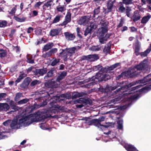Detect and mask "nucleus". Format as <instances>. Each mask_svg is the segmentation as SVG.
<instances>
[{
  "mask_svg": "<svg viewBox=\"0 0 151 151\" xmlns=\"http://www.w3.org/2000/svg\"><path fill=\"white\" fill-rule=\"evenodd\" d=\"M133 86H123L122 87H121L119 88L116 89L114 92L117 93L118 92L121 91L123 93V97L126 94H130L133 93L135 92H139L141 93H146L151 90V88L150 86H146L142 88L137 90L136 89L139 88L142 86H137L135 87H132Z\"/></svg>",
  "mask_w": 151,
  "mask_h": 151,
  "instance_id": "obj_1",
  "label": "nucleus"
},
{
  "mask_svg": "<svg viewBox=\"0 0 151 151\" xmlns=\"http://www.w3.org/2000/svg\"><path fill=\"white\" fill-rule=\"evenodd\" d=\"M110 78V76L107 74H103L99 73H97L95 76L90 79L89 81H93L92 84H96L98 82H100L103 81H106Z\"/></svg>",
  "mask_w": 151,
  "mask_h": 151,
  "instance_id": "obj_2",
  "label": "nucleus"
},
{
  "mask_svg": "<svg viewBox=\"0 0 151 151\" xmlns=\"http://www.w3.org/2000/svg\"><path fill=\"white\" fill-rule=\"evenodd\" d=\"M138 74V73L137 71L135 68L131 67L129 68L127 71L123 72L117 77V78L119 79L121 77L124 76L128 78H132Z\"/></svg>",
  "mask_w": 151,
  "mask_h": 151,
  "instance_id": "obj_3",
  "label": "nucleus"
},
{
  "mask_svg": "<svg viewBox=\"0 0 151 151\" xmlns=\"http://www.w3.org/2000/svg\"><path fill=\"white\" fill-rule=\"evenodd\" d=\"M49 112L48 111L44 112L38 111L35 113L38 121H41L49 117H53L51 114L49 113Z\"/></svg>",
  "mask_w": 151,
  "mask_h": 151,
  "instance_id": "obj_4",
  "label": "nucleus"
},
{
  "mask_svg": "<svg viewBox=\"0 0 151 151\" xmlns=\"http://www.w3.org/2000/svg\"><path fill=\"white\" fill-rule=\"evenodd\" d=\"M91 17V15L81 17L78 21V24L84 25H86L90 20Z\"/></svg>",
  "mask_w": 151,
  "mask_h": 151,
  "instance_id": "obj_5",
  "label": "nucleus"
},
{
  "mask_svg": "<svg viewBox=\"0 0 151 151\" xmlns=\"http://www.w3.org/2000/svg\"><path fill=\"white\" fill-rule=\"evenodd\" d=\"M134 67L137 70H144L147 67V60H145L139 64L135 66Z\"/></svg>",
  "mask_w": 151,
  "mask_h": 151,
  "instance_id": "obj_6",
  "label": "nucleus"
},
{
  "mask_svg": "<svg viewBox=\"0 0 151 151\" xmlns=\"http://www.w3.org/2000/svg\"><path fill=\"white\" fill-rule=\"evenodd\" d=\"M71 14L70 12H68L65 17V21L61 23L60 25L61 26H65L70 22L71 20Z\"/></svg>",
  "mask_w": 151,
  "mask_h": 151,
  "instance_id": "obj_7",
  "label": "nucleus"
},
{
  "mask_svg": "<svg viewBox=\"0 0 151 151\" xmlns=\"http://www.w3.org/2000/svg\"><path fill=\"white\" fill-rule=\"evenodd\" d=\"M141 18L140 12L138 10H136L134 12L131 19L133 21L136 22L140 20Z\"/></svg>",
  "mask_w": 151,
  "mask_h": 151,
  "instance_id": "obj_8",
  "label": "nucleus"
},
{
  "mask_svg": "<svg viewBox=\"0 0 151 151\" xmlns=\"http://www.w3.org/2000/svg\"><path fill=\"white\" fill-rule=\"evenodd\" d=\"M53 0H49L46 2L43 6L42 8L44 11L47 9H51V6L54 5Z\"/></svg>",
  "mask_w": 151,
  "mask_h": 151,
  "instance_id": "obj_9",
  "label": "nucleus"
},
{
  "mask_svg": "<svg viewBox=\"0 0 151 151\" xmlns=\"http://www.w3.org/2000/svg\"><path fill=\"white\" fill-rule=\"evenodd\" d=\"M28 122H29L28 125H29L34 122L38 121L37 117H36L35 113L31 114L27 116Z\"/></svg>",
  "mask_w": 151,
  "mask_h": 151,
  "instance_id": "obj_10",
  "label": "nucleus"
},
{
  "mask_svg": "<svg viewBox=\"0 0 151 151\" xmlns=\"http://www.w3.org/2000/svg\"><path fill=\"white\" fill-rule=\"evenodd\" d=\"M65 38L67 41L73 40L76 38L75 35L74 33H71L69 32L64 33Z\"/></svg>",
  "mask_w": 151,
  "mask_h": 151,
  "instance_id": "obj_11",
  "label": "nucleus"
},
{
  "mask_svg": "<svg viewBox=\"0 0 151 151\" xmlns=\"http://www.w3.org/2000/svg\"><path fill=\"white\" fill-rule=\"evenodd\" d=\"M111 34H106L104 37L103 35H100L99 38V42L101 44H104L105 42L107 41V39L109 38Z\"/></svg>",
  "mask_w": 151,
  "mask_h": 151,
  "instance_id": "obj_12",
  "label": "nucleus"
},
{
  "mask_svg": "<svg viewBox=\"0 0 151 151\" xmlns=\"http://www.w3.org/2000/svg\"><path fill=\"white\" fill-rule=\"evenodd\" d=\"M123 116L124 115L122 114H120V116L117 117V119H119L118 121L117 122V129L122 130L123 129V119H121V118L123 117Z\"/></svg>",
  "mask_w": 151,
  "mask_h": 151,
  "instance_id": "obj_13",
  "label": "nucleus"
},
{
  "mask_svg": "<svg viewBox=\"0 0 151 151\" xmlns=\"http://www.w3.org/2000/svg\"><path fill=\"white\" fill-rule=\"evenodd\" d=\"M68 54L66 48L62 49L61 51L59 54V56L63 58L65 60H67Z\"/></svg>",
  "mask_w": 151,
  "mask_h": 151,
  "instance_id": "obj_14",
  "label": "nucleus"
},
{
  "mask_svg": "<svg viewBox=\"0 0 151 151\" xmlns=\"http://www.w3.org/2000/svg\"><path fill=\"white\" fill-rule=\"evenodd\" d=\"M22 125H19L18 123V120H13L10 124L11 128L12 129H19Z\"/></svg>",
  "mask_w": 151,
  "mask_h": 151,
  "instance_id": "obj_15",
  "label": "nucleus"
},
{
  "mask_svg": "<svg viewBox=\"0 0 151 151\" xmlns=\"http://www.w3.org/2000/svg\"><path fill=\"white\" fill-rule=\"evenodd\" d=\"M47 72V70L46 68L37 69L35 71V75H39L40 76H43L44 74H45Z\"/></svg>",
  "mask_w": 151,
  "mask_h": 151,
  "instance_id": "obj_16",
  "label": "nucleus"
},
{
  "mask_svg": "<svg viewBox=\"0 0 151 151\" xmlns=\"http://www.w3.org/2000/svg\"><path fill=\"white\" fill-rule=\"evenodd\" d=\"M54 109L52 110L51 113L56 114L58 113V111H62L64 110V107L62 106H60L57 104L54 105Z\"/></svg>",
  "mask_w": 151,
  "mask_h": 151,
  "instance_id": "obj_17",
  "label": "nucleus"
},
{
  "mask_svg": "<svg viewBox=\"0 0 151 151\" xmlns=\"http://www.w3.org/2000/svg\"><path fill=\"white\" fill-rule=\"evenodd\" d=\"M86 95V93L84 92H81L79 93L78 92H73L72 93V99H74L82 96Z\"/></svg>",
  "mask_w": 151,
  "mask_h": 151,
  "instance_id": "obj_18",
  "label": "nucleus"
},
{
  "mask_svg": "<svg viewBox=\"0 0 151 151\" xmlns=\"http://www.w3.org/2000/svg\"><path fill=\"white\" fill-rule=\"evenodd\" d=\"M9 108V106L7 103H0V111H6Z\"/></svg>",
  "mask_w": 151,
  "mask_h": 151,
  "instance_id": "obj_19",
  "label": "nucleus"
},
{
  "mask_svg": "<svg viewBox=\"0 0 151 151\" xmlns=\"http://www.w3.org/2000/svg\"><path fill=\"white\" fill-rule=\"evenodd\" d=\"M66 49L68 54V55L70 56L72 55L75 53L76 51H77V48L75 47L66 48Z\"/></svg>",
  "mask_w": 151,
  "mask_h": 151,
  "instance_id": "obj_20",
  "label": "nucleus"
},
{
  "mask_svg": "<svg viewBox=\"0 0 151 151\" xmlns=\"http://www.w3.org/2000/svg\"><path fill=\"white\" fill-rule=\"evenodd\" d=\"M60 30L59 28L52 29L50 31L49 35L52 37H54L58 35L60 32Z\"/></svg>",
  "mask_w": 151,
  "mask_h": 151,
  "instance_id": "obj_21",
  "label": "nucleus"
},
{
  "mask_svg": "<svg viewBox=\"0 0 151 151\" xmlns=\"http://www.w3.org/2000/svg\"><path fill=\"white\" fill-rule=\"evenodd\" d=\"M67 75V73L64 71L59 74L58 76L56 79V81L59 82L60 81L64 78Z\"/></svg>",
  "mask_w": 151,
  "mask_h": 151,
  "instance_id": "obj_22",
  "label": "nucleus"
},
{
  "mask_svg": "<svg viewBox=\"0 0 151 151\" xmlns=\"http://www.w3.org/2000/svg\"><path fill=\"white\" fill-rule=\"evenodd\" d=\"M96 122V124H95V126L98 127H99L100 126H104V125H102L101 124V122L104 121L105 120V117L104 116H102L101 117L99 118V119H95Z\"/></svg>",
  "mask_w": 151,
  "mask_h": 151,
  "instance_id": "obj_23",
  "label": "nucleus"
},
{
  "mask_svg": "<svg viewBox=\"0 0 151 151\" xmlns=\"http://www.w3.org/2000/svg\"><path fill=\"white\" fill-rule=\"evenodd\" d=\"M27 121V116H23L19 119V121H18V123L19 125H21V124H25Z\"/></svg>",
  "mask_w": 151,
  "mask_h": 151,
  "instance_id": "obj_24",
  "label": "nucleus"
},
{
  "mask_svg": "<svg viewBox=\"0 0 151 151\" xmlns=\"http://www.w3.org/2000/svg\"><path fill=\"white\" fill-rule=\"evenodd\" d=\"M124 147L127 151H138L133 145H126Z\"/></svg>",
  "mask_w": 151,
  "mask_h": 151,
  "instance_id": "obj_25",
  "label": "nucleus"
},
{
  "mask_svg": "<svg viewBox=\"0 0 151 151\" xmlns=\"http://www.w3.org/2000/svg\"><path fill=\"white\" fill-rule=\"evenodd\" d=\"M151 17V16L149 14L144 17L141 19V23L143 24H146L150 19Z\"/></svg>",
  "mask_w": 151,
  "mask_h": 151,
  "instance_id": "obj_26",
  "label": "nucleus"
},
{
  "mask_svg": "<svg viewBox=\"0 0 151 151\" xmlns=\"http://www.w3.org/2000/svg\"><path fill=\"white\" fill-rule=\"evenodd\" d=\"M149 76H147L146 77L144 78L143 79L139 80L138 81H136L135 83V84H140V83H144L146 82H151V78L149 79V80H147V78Z\"/></svg>",
  "mask_w": 151,
  "mask_h": 151,
  "instance_id": "obj_27",
  "label": "nucleus"
},
{
  "mask_svg": "<svg viewBox=\"0 0 151 151\" xmlns=\"http://www.w3.org/2000/svg\"><path fill=\"white\" fill-rule=\"evenodd\" d=\"M89 61H93L96 60L99 58L98 55L93 54L88 55Z\"/></svg>",
  "mask_w": 151,
  "mask_h": 151,
  "instance_id": "obj_28",
  "label": "nucleus"
},
{
  "mask_svg": "<svg viewBox=\"0 0 151 151\" xmlns=\"http://www.w3.org/2000/svg\"><path fill=\"white\" fill-rule=\"evenodd\" d=\"M85 120L86 121V123L88 125H91L93 124L95 126V124H96L95 119L89 120L88 118H86L85 119Z\"/></svg>",
  "mask_w": 151,
  "mask_h": 151,
  "instance_id": "obj_29",
  "label": "nucleus"
},
{
  "mask_svg": "<svg viewBox=\"0 0 151 151\" xmlns=\"http://www.w3.org/2000/svg\"><path fill=\"white\" fill-rule=\"evenodd\" d=\"M53 46V43H49L45 45L43 49V51H47L51 49Z\"/></svg>",
  "mask_w": 151,
  "mask_h": 151,
  "instance_id": "obj_30",
  "label": "nucleus"
},
{
  "mask_svg": "<svg viewBox=\"0 0 151 151\" xmlns=\"http://www.w3.org/2000/svg\"><path fill=\"white\" fill-rule=\"evenodd\" d=\"M119 11L121 13L124 12L126 10V8L125 7L123 4L122 2H119Z\"/></svg>",
  "mask_w": 151,
  "mask_h": 151,
  "instance_id": "obj_31",
  "label": "nucleus"
},
{
  "mask_svg": "<svg viewBox=\"0 0 151 151\" xmlns=\"http://www.w3.org/2000/svg\"><path fill=\"white\" fill-rule=\"evenodd\" d=\"M101 48V47L97 45L96 46H92L89 48V50H90L96 51L100 50Z\"/></svg>",
  "mask_w": 151,
  "mask_h": 151,
  "instance_id": "obj_32",
  "label": "nucleus"
},
{
  "mask_svg": "<svg viewBox=\"0 0 151 151\" xmlns=\"http://www.w3.org/2000/svg\"><path fill=\"white\" fill-rule=\"evenodd\" d=\"M55 72V70L54 69H51L48 72L47 76L45 77L44 78H46L47 77H52L53 76L54 73Z\"/></svg>",
  "mask_w": 151,
  "mask_h": 151,
  "instance_id": "obj_33",
  "label": "nucleus"
},
{
  "mask_svg": "<svg viewBox=\"0 0 151 151\" xmlns=\"http://www.w3.org/2000/svg\"><path fill=\"white\" fill-rule=\"evenodd\" d=\"M109 90L108 87L106 86L104 88H103L102 86H101L99 88V91L103 93H107Z\"/></svg>",
  "mask_w": 151,
  "mask_h": 151,
  "instance_id": "obj_34",
  "label": "nucleus"
},
{
  "mask_svg": "<svg viewBox=\"0 0 151 151\" xmlns=\"http://www.w3.org/2000/svg\"><path fill=\"white\" fill-rule=\"evenodd\" d=\"M56 9L58 12H62L65 11V6H62L60 5H59L56 7Z\"/></svg>",
  "mask_w": 151,
  "mask_h": 151,
  "instance_id": "obj_35",
  "label": "nucleus"
},
{
  "mask_svg": "<svg viewBox=\"0 0 151 151\" xmlns=\"http://www.w3.org/2000/svg\"><path fill=\"white\" fill-rule=\"evenodd\" d=\"M61 17V16L60 15H57L54 18L52 23L54 24L59 22L60 20Z\"/></svg>",
  "mask_w": 151,
  "mask_h": 151,
  "instance_id": "obj_36",
  "label": "nucleus"
},
{
  "mask_svg": "<svg viewBox=\"0 0 151 151\" xmlns=\"http://www.w3.org/2000/svg\"><path fill=\"white\" fill-rule=\"evenodd\" d=\"M151 51L148 48L144 52L140 53V55L142 57H145Z\"/></svg>",
  "mask_w": 151,
  "mask_h": 151,
  "instance_id": "obj_37",
  "label": "nucleus"
},
{
  "mask_svg": "<svg viewBox=\"0 0 151 151\" xmlns=\"http://www.w3.org/2000/svg\"><path fill=\"white\" fill-rule=\"evenodd\" d=\"M97 27V25L95 23L93 22H91L90 23V25L88 27H89V29H90L92 31L93 30Z\"/></svg>",
  "mask_w": 151,
  "mask_h": 151,
  "instance_id": "obj_38",
  "label": "nucleus"
},
{
  "mask_svg": "<svg viewBox=\"0 0 151 151\" xmlns=\"http://www.w3.org/2000/svg\"><path fill=\"white\" fill-rule=\"evenodd\" d=\"M114 4V2L111 1H109L107 3V9H108L109 10L111 11L112 8Z\"/></svg>",
  "mask_w": 151,
  "mask_h": 151,
  "instance_id": "obj_39",
  "label": "nucleus"
},
{
  "mask_svg": "<svg viewBox=\"0 0 151 151\" xmlns=\"http://www.w3.org/2000/svg\"><path fill=\"white\" fill-rule=\"evenodd\" d=\"M29 101V99H25L21 100L17 102L18 104H22L26 103Z\"/></svg>",
  "mask_w": 151,
  "mask_h": 151,
  "instance_id": "obj_40",
  "label": "nucleus"
},
{
  "mask_svg": "<svg viewBox=\"0 0 151 151\" xmlns=\"http://www.w3.org/2000/svg\"><path fill=\"white\" fill-rule=\"evenodd\" d=\"M31 81V79L30 78L27 77L24 80L23 84L24 85H29Z\"/></svg>",
  "mask_w": 151,
  "mask_h": 151,
  "instance_id": "obj_41",
  "label": "nucleus"
},
{
  "mask_svg": "<svg viewBox=\"0 0 151 151\" xmlns=\"http://www.w3.org/2000/svg\"><path fill=\"white\" fill-rule=\"evenodd\" d=\"M122 2L126 5L131 4H133V0H122Z\"/></svg>",
  "mask_w": 151,
  "mask_h": 151,
  "instance_id": "obj_42",
  "label": "nucleus"
},
{
  "mask_svg": "<svg viewBox=\"0 0 151 151\" xmlns=\"http://www.w3.org/2000/svg\"><path fill=\"white\" fill-rule=\"evenodd\" d=\"M53 60L52 62L51 65L52 66H54L59 62L60 61V59H56V58H53Z\"/></svg>",
  "mask_w": 151,
  "mask_h": 151,
  "instance_id": "obj_43",
  "label": "nucleus"
},
{
  "mask_svg": "<svg viewBox=\"0 0 151 151\" xmlns=\"http://www.w3.org/2000/svg\"><path fill=\"white\" fill-rule=\"evenodd\" d=\"M110 46L109 45L106 46L104 49L103 50L104 52L106 55L109 52L110 49Z\"/></svg>",
  "mask_w": 151,
  "mask_h": 151,
  "instance_id": "obj_44",
  "label": "nucleus"
},
{
  "mask_svg": "<svg viewBox=\"0 0 151 151\" xmlns=\"http://www.w3.org/2000/svg\"><path fill=\"white\" fill-rule=\"evenodd\" d=\"M14 18L17 21L20 22H24L25 20L26 19L25 17H23L22 18H20L17 17H14Z\"/></svg>",
  "mask_w": 151,
  "mask_h": 151,
  "instance_id": "obj_45",
  "label": "nucleus"
},
{
  "mask_svg": "<svg viewBox=\"0 0 151 151\" xmlns=\"http://www.w3.org/2000/svg\"><path fill=\"white\" fill-rule=\"evenodd\" d=\"M7 22L6 21H0V27H4L6 26Z\"/></svg>",
  "mask_w": 151,
  "mask_h": 151,
  "instance_id": "obj_46",
  "label": "nucleus"
},
{
  "mask_svg": "<svg viewBox=\"0 0 151 151\" xmlns=\"http://www.w3.org/2000/svg\"><path fill=\"white\" fill-rule=\"evenodd\" d=\"M100 7L98 6L97 8L95 9L93 11L94 14L93 16V17H95V15L98 14L100 12Z\"/></svg>",
  "mask_w": 151,
  "mask_h": 151,
  "instance_id": "obj_47",
  "label": "nucleus"
},
{
  "mask_svg": "<svg viewBox=\"0 0 151 151\" xmlns=\"http://www.w3.org/2000/svg\"><path fill=\"white\" fill-rule=\"evenodd\" d=\"M85 105H91L92 104V101L90 99H85Z\"/></svg>",
  "mask_w": 151,
  "mask_h": 151,
  "instance_id": "obj_48",
  "label": "nucleus"
},
{
  "mask_svg": "<svg viewBox=\"0 0 151 151\" xmlns=\"http://www.w3.org/2000/svg\"><path fill=\"white\" fill-rule=\"evenodd\" d=\"M125 10L126 11V15L128 17H129L130 15V12L131 11V9L130 7L127 6V7L126 9Z\"/></svg>",
  "mask_w": 151,
  "mask_h": 151,
  "instance_id": "obj_49",
  "label": "nucleus"
},
{
  "mask_svg": "<svg viewBox=\"0 0 151 151\" xmlns=\"http://www.w3.org/2000/svg\"><path fill=\"white\" fill-rule=\"evenodd\" d=\"M101 32L100 33V35H102L104 36V34L107 32L108 30L106 28L101 27Z\"/></svg>",
  "mask_w": 151,
  "mask_h": 151,
  "instance_id": "obj_50",
  "label": "nucleus"
},
{
  "mask_svg": "<svg viewBox=\"0 0 151 151\" xmlns=\"http://www.w3.org/2000/svg\"><path fill=\"white\" fill-rule=\"evenodd\" d=\"M76 31L77 32V36L80 38H82L81 35L80 34V33H81V31L79 27H77L76 29Z\"/></svg>",
  "mask_w": 151,
  "mask_h": 151,
  "instance_id": "obj_51",
  "label": "nucleus"
},
{
  "mask_svg": "<svg viewBox=\"0 0 151 151\" xmlns=\"http://www.w3.org/2000/svg\"><path fill=\"white\" fill-rule=\"evenodd\" d=\"M119 65V64L118 63H116L109 67L108 68V69L109 70H112L113 69L117 67Z\"/></svg>",
  "mask_w": 151,
  "mask_h": 151,
  "instance_id": "obj_52",
  "label": "nucleus"
},
{
  "mask_svg": "<svg viewBox=\"0 0 151 151\" xmlns=\"http://www.w3.org/2000/svg\"><path fill=\"white\" fill-rule=\"evenodd\" d=\"M27 62L28 63H34V60L32 59V58L31 56L28 57L27 56Z\"/></svg>",
  "mask_w": 151,
  "mask_h": 151,
  "instance_id": "obj_53",
  "label": "nucleus"
},
{
  "mask_svg": "<svg viewBox=\"0 0 151 151\" xmlns=\"http://www.w3.org/2000/svg\"><path fill=\"white\" fill-rule=\"evenodd\" d=\"M16 7V6H15L14 7H13L11 11L9 12V14L12 15L14 14L17 10Z\"/></svg>",
  "mask_w": 151,
  "mask_h": 151,
  "instance_id": "obj_54",
  "label": "nucleus"
},
{
  "mask_svg": "<svg viewBox=\"0 0 151 151\" xmlns=\"http://www.w3.org/2000/svg\"><path fill=\"white\" fill-rule=\"evenodd\" d=\"M41 81L39 80H34L31 83V85H36V84H40Z\"/></svg>",
  "mask_w": 151,
  "mask_h": 151,
  "instance_id": "obj_55",
  "label": "nucleus"
},
{
  "mask_svg": "<svg viewBox=\"0 0 151 151\" xmlns=\"http://www.w3.org/2000/svg\"><path fill=\"white\" fill-rule=\"evenodd\" d=\"M78 103L85 105V99L80 98L77 100Z\"/></svg>",
  "mask_w": 151,
  "mask_h": 151,
  "instance_id": "obj_56",
  "label": "nucleus"
},
{
  "mask_svg": "<svg viewBox=\"0 0 151 151\" xmlns=\"http://www.w3.org/2000/svg\"><path fill=\"white\" fill-rule=\"evenodd\" d=\"M22 96V93H18L16 94V96L14 98L15 101H17L19 100V99Z\"/></svg>",
  "mask_w": 151,
  "mask_h": 151,
  "instance_id": "obj_57",
  "label": "nucleus"
},
{
  "mask_svg": "<svg viewBox=\"0 0 151 151\" xmlns=\"http://www.w3.org/2000/svg\"><path fill=\"white\" fill-rule=\"evenodd\" d=\"M139 97V95L138 94H136L131 96L130 97L129 99L131 100H134L138 99Z\"/></svg>",
  "mask_w": 151,
  "mask_h": 151,
  "instance_id": "obj_58",
  "label": "nucleus"
},
{
  "mask_svg": "<svg viewBox=\"0 0 151 151\" xmlns=\"http://www.w3.org/2000/svg\"><path fill=\"white\" fill-rule=\"evenodd\" d=\"M89 27H87L85 29V33H84V35L85 36H86L88 34L91 33L92 31L89 29Z\"/></svg>",
  "mask_w": 151,
  "mask_h": 151,
  "instance_id": "obj_59",
  "label": "nucleus"
},
{
  "mask_svg": "<svg viewBox=\"0 0 151 151\" xmlns=\"http://www.w3.org/2000/svg\"><path fill=\"white\" fill-rule=\"evenodd\" d=\"M52 55L50 52V51L48 52H46L45 54H43L42 56L43 57L45 58H47L50 56H51Z\"/></svg>",
  "mask_w": 151,
  "mask_h": 151,
  "instance_id": "obj_60",
  "label": "nucleus"
},
{
  "mask_svg": "<svg viewBox=\"0 0 151 151\" xmlns=\"http://www.w3.org/2000/svg\"><path fill=\"white\" fill-rule=\"evenodd\" d=\"M6 53L5 51L2 49H0V57H4L6 55Z\"/></svg>",
  "mask_w": 151,
  "mask_h": 151,
  "instance_id": "obj_61",
  "label": "nucleus"
},
{
  "mask_svg": "<svg viewBox=\"0 0 151 151\" xmlns=\"http://www.w3.org/2000/svg\"><path fill=\"white\" fill-rule=\"evenodd\" d=\"M12 109L14 110V111H11V112H14V111H17L19 110V108L17 106H16L15 104L11 107Z\"/></svg>",
  "mask_w": 151,
  "mask_h": 151,
  "instance_id": "obj_62",
  "label": "nucleus"
},
{
  "mask_svg": "<svg viewBox=\"0 0 151 151\" xmlns=\"http://www.w3.org/2000/svg\"><path fill=\"white\" fill-rule=\"evenodd\" d=\"M139 47L138 46L136 47L135 50V53L136 55H139Z\"/></svg>",
  "mask_w": 151,
  "mask_h": 151,
  "instance_id": "obj_63",
  "label": "nucleus"
},
{
  "mask_svg": "<svg viewBox=\"0 0 151 151\" xmlns=\"http://www.w3.org/2000/svg\"><path fill=\"white\" fill-rule=\"evenodd\" d=\"M6 96V94L5 93H0V101L2 99L5 98Z\"/></svg>",
  "mask_w": 151,
  "mask_h": 151,
  "instance_id": "obj_64",
  "label": "nucleus"
}]
</instances>
